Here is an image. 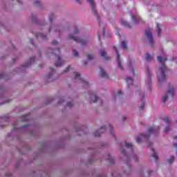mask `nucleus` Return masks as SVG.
<instances>
[{"label":"nucleus","mask_w":177,"mask_h":177,"mask_svg":"<svg viewBox=\"0 0 177 177\" xmlns=\"http://www.w3.org/2000/svg\"><path fill=\"white\" fill-rule=\"evenodd\" d=\"M100 77H102L103 78H109V75L107 74V72L104 71L102 67L100 68Z\"/></svg>","instance_id":"nucleus-13"},{"label":"nucleus","mask_w":177,"mask_h":177,"mask_svg":"<svg viewBox=\"0 0 177 177\" xmlns=\"http://www.w3.org/2000/svg\"><path fill=\"white\" fill-rule=\"evenodd\" d=\"M120 23L123 27H126L127 28H131V25L127 22V21L124 19H121Z\"/></svg>","instance_id":"nucleus-15"},{"label":"nucleus","mask_w":177,"mask_h":177,"mask_svg":"<svg viewBox=\"0 0 177 177\" xmlns=\"http://www.w3.org/2000/svg\"><path fill=\"white\" fill-rule=\"evenodd\" d=\"M58 104H62V102H59Z\"/></svg>","instance_id":"nucleus-57"},{"label":"nucleus","mask_w":177,"mask_h":177,"mask_svg":"<svg viewBox=\"0 0 177 177\" xmlns=\"http://www.w3.org/2000/svg\"><path fill=\"white\" fill-rule=\"evenodd\" d=\"M146 60H147V62H150V61L153 60V57H151V55H150V54L146 55Z\"/></svg>","instance_id":"nucleus-27"},{"label":"nucleus","mask_w":177,"mask_h":177,"mask_svg":"<svg viewBox=\"0 0 177 177\" xmlns=\"http://www.w3.org/2000/svg\"><path fill=\"white\" fill-rule=\"evenodd\" d=\"M151 150L153 153V155H152V157H153V158H154L157 161L158 160V156H157V153L156 152L154 149H152Z\"/></svg>","instance_id":"nucleus-25"},{"label":"nucleus","mask_w":177,"mask_h":177,"mask_svg":"<svg viewBox=\"0 0 177 177\" xmlns=\"http://www.w3.org/2000/svg\"><path fill=\"white\" fill-rule=\"evenodd\" d=\"M169 131H171V127H168L165 128V132H169Z\"/></svg>","instance_id":"nucleus-39"},{"label":"nucleus","mask_w":177,"mask_h":177,"mask_svg":"<svg viewBox=\"0 0 177 177\" xmlns=\"http://www.w3.org/2000/svg\"><path fill=\"white\" fill-rule=\"evenodd\" d=\"M87 2L90 3L91 6V10L93 11L94 16L97 18V21H99V15H97V12H96V6L95 5L93 0H87Z\"/></svg>","instance_id":"nucleus-6"},{"label":"nucleus","mask_w":177,"mask_h":177,"mask_svg":"<svg viewBox=\"0 0 177 177\" xmlns=\"http://www.w3.org/2000/svg\"><path fill=\"white\" fill-rule=\"evenodd\" d=\"M145 35L147 37L149 44L153 46V45H154V41L153 40V34L151 33V30H150V29L145 30Z\"/></svg>","instance_id":"nucleus-8"},{"label":"nucleus","mask_w":177,"mask_h":177,"mask_svg":"<svg viewBox=\"0 0 177 177\" xmlns=\"http://www.w3.org/2000/svg\"><path fill=\"white\" fill-rule=\"evenodd\" d=\"M104 131H106V127L102 126V127H101V128L100 129L97 130L94 133V135L95 137L100 136V135H102V133H103V132H104Z\"/></svg>","instance_id":"nucleus-12"},{"label":"nucleus","mask_w":177,"mask_h":177,"mask_svg":"<svg viewBox=\"0 0 177 177\" xmlns=\"http://www.w3.org/2000/svg\"><path fill=\"white\" fill-rule=\"evenodd\" d=\"M90 95H91V100H93V103H96V102L99 101L100 102V104H102L103 102L100 98H99L93 92H90ZM93 97L95 98V100L93 99Z\"/></svg>","instance_id":"nucleus-11"},{"label":"nucleus","mask_w":177,"mask_h":177,"mask_svg":"<svg viewBox=\"0 0 177 177\" xmlns=\"http://www.w3.org/2000/svg\"><path fill=\"white\" fill-rule=\"evenodd\" d=\"M125 147H127V149H131V151H133V148L132 147V144L125 142Z\"/></svg>","instance_id":"nucleus-24"},{"label":"nucleus","mask_w":177,"mask_h":177,"mask_svg":"<svg viewBox=\"0 0 177 177\" xmlns=\"http://www.w3.org/2000/svg\"><path fill=\"white\" fill-rule=\"evenodd\" d=\"M52 45H57V41L55 40L52 42Z\"/></svg>","instance_id":"nucleus-44"},{"label":"nucleus","mask_w":177,"mask_h":177,"mask_svg":"<svg viewBox=\"0 0 177 177\" xmlns=\"http://www.w3.org/2000/svg\"><path fill=\"white\" fill-rule=\"evenodd\" d=\"M151 172H152L151 171H148V175H150V174H151Z\"/></svg>","instance_id":"nucleus-51"},{"label":"nucleus","mask_w":177,"mask_h":177,"mask_svg":"<svg viewBox=\"0 0 177 177\" xmlns=\"http://www.w3.org/2000/svg\"><path fill=\"white\" fill-rule=\"evenodd\" d=\"M17 2H18V3H21V1H20V0H17Z\"/></svg>","instance_id":"nucleus-50"},{"label":"nucleus","mask_w":177,"mask_h":177,"mask_svg":"<svg viewBox=\"0 0 177 177\" xmlns=\"http://www.w3.org/2000/svg\"><path fill=\"white\" fill-rule=\"evenodd\" d=\"M35 62V57L31 59L28 64H26L25 65H24V67H30V66H31V64L34 63Z\"/></svg>","instance_id":"nucleus-20"},{"label":"nucleus","mask_w":177,"mask_h":177,"mask_svg":"<svg viewBox=\"0 0 177 177\" xmlns=\"http://www.w3.org/2000/svg\"><path fill=\"white\" fill-rule=\"evenodd\" d=\"M140 109H142V110L145 109V102L141 103Z\"/></svg>","instance_id":"nucleus-42"},{"label":"nucleus","mask_w":177,"mask_h":177,"mask_svg":"<svg viewBox=\"0 0 177 177\" xmlns=\"http://www.w3.org/2000/svg\"><path fill=\"white\" fill-rule=\"evenodd\" d=\"M109 130L111 135H112L113 138H115V135H114V133L113 132V126L111 124H109Z\"/></svg>","instance_id":"nucleus-29"},{"label":"nucleus","mask_w":177,"mask_h":177,"mask_svg":"<svg viewBox=\"0 0 177 177\" xmlns=\"http://www.w3.org/2000/svg\"><path fill=\"white\" fill-rule=\"evenodd\" d=\"M84 64H87V62H84Z\"/></svg>","instance_id":"nucleus-55"},{"label":"nucleus","mask_w":177,"mask_h":177,"mask_svg":"<svg viewBox=\"0 0 177 177\" xmlns=\"http://www.w3.org/2000/svg\"><path fill=\"white\" fill-rule=\"evenodd\" d=\"M113 49L115 52H116V59L118 60V66L120 70H124V68L122 67V65L121 64V58L120 56V53L118 52V49H117V47L114 46Z\"/></svg>","instance_id":"nucleus-7"},{"label":"nucleus","mask_w":177,"mask_h":177,"mask_svg":"<svg viewBox=\"0 0 177 177\" xmlns=\"http://www.w3.org/2000/svg\"><path fill=\"white\" fill-rule=\"evenodd\" d=\"M30 42H31L32 44H34V39H30Z\"/></svg>","instance_id":"nucleus-49"},{"label":"nucleus","mask_w":177,"mask_h":177,"mask_svg":"<svg viewBox=\"0 0 177 177\" xmlns=\"http://www.w3.org/2000/svg\"><path fill=\"white\" fill-rule=\"evenodd\" d=\"M80 34V30L77 29L76 27H75L73 34L71 35L68 37L69 39H73L75 41V42H77L79 44H81V45H86L88 41L85 39H81L78 37V35Z\"/></svg>","instance_id":"nucleus-2"},{"label":"nucleus","mask_w":177,"mask_h":177,"mask_svg":"<svg viewBox=\"0 0 177 177\" xmlns=\"http://www.w3.org/2000/svg\"><path fill=\"white\" fill-rule=\"evenodd\" d=\"M160 132V127H152L149 129V133H158Z\"/></svg>","instance_id":"nucleus-10"},{"label":"nucleus","mask_w":177,"mask_h":177,"mask_svg":"<svg viewBox=\"0 0 177 177\" xmlns=\"http://www.w3.org/2000/svg\"><path fill=\"white\" fill-rule=\"evenodd\" d=\"M117 32H118V35H120L121 37L122 32H121V30H120V29L117 30Z\"/></svg>","instance_id":"nucleus-43"},{"label":"nucleus","mask_w":177,"mask_h":177,"mask_svg":"<svg viewBox=\"0 0 177 177\" xmlns=\"http://www.w3.org/2000/svg\"><path fill=\"white\" fill-rule=\"evenodd\" d=\"M175 158H174V156H171L170 158L167 160V162H169V164H172Z\"/></svg>","instance_id":"nucleus-33"},{"label":"nucleus","mask_w":177,"mask_h":177,"mask_svg":"<svg viewBox=\"0 0 177 177\" xmlns=\"http://www.w3.org/2000/svg\"><path fill=\"white\" fill-rule=\"evenodd\" d=\"M34 5H36L37 6H39L41 5V1H39V0H35Z\"/></svg>","instance_id":"nucleus-36"},{"label":"nucleus","mask_w":177,"mask_h":177,"mask_svg":"<svg viewBox=\"0 0 177 177\" xmlns=\"http://www.w3.org/2000/svg\"><path fill=\"white\" fill-rule=\"evenodd\" d=\"M131 19L135 24L140 21V17H136L135 15H131Z\"/></svg>","instance_id":"nucleus-14"},{"label":"nucleus","mask_w":177,"mask_h":177,"mask_svg":"<svg viewBox=\"0 0 177 177\" xmlns=\"http://www.w3.org/2000/svg\"><path fill=\"white\" fill-rule=\"evenodd\" d=\"M121 151L122 154H125V149H122Z\"/></svg>","instance_id":"nucleus-46"},{"label":"nucleus","mask_w":177,"mask_h":177,"mask_svg":"<svg viewBox=\"0 0 177 177\" xmlns=\"http://www.w3.org/2000/svg\"><path fill=\"white\" fill-rule=\"evenodd\" d=\"M67 106L68 107H73V102H68L67 103Z\"/></svg>","instance_id":"nucleus-41"},{"label":"nucleus","mask_w":177,"mask_h":177,"mask_svg":"<svg viewBox=\"0 0 177 177\" xmlns=\"http://www.w3.org/2000/svg\"><path fill=\"white\" fill-rule=\"evenodd\" d=\"M174 95H175V88H174V87H171V84L169 83L167 95L163 96L162 100V102L165 103V102L168 100V97H169V96L171 97H174Z\"/></svg>","instance_id":"nucleus-4"},{"label":"nucleus","mask_w":177,"mask_h":177,"mask_svg":"<svg viewBox=\"0 0 177 177\" xmlns=\"http://www.w3.org/2000/svg\"><path fill=\"white\" fill-rule=\"evenodd\" d=\"M100 56H102V57H104L106 59V60H109V57L106 55V51H104V50H102L100 51Z\"/></svg>","instance_id":"nucleus-19"},{"label":"nucleus","mask_w":177,"mask_h":177,"mask_svg":"<svg viewBox=\"0 0 177 177\" xmlns=\"http://www.w3.org/2000/svg\"><path fill=\"white\" fill-rule=\"evenodd\" d=\"M156 59L158 62L162 65V67L159 68L160 75L158 77V81L159 84H161V82H164V81H165V73L167 71V66H165V62H167V56H158Z\"/></svg>","instance_id":"nucleus-1"},{"label":"nucleus","mask_w":177,"mask_h":177,"mask_svg":"<svg viewBox=\"0 0 177 177\" xmlns=\"http://www.w3.org/2000/svg\"><path fill=\"white\" fill-rule=\"evenodd\" d=\"M102 34H104V28L103 29V32H102Z\"/></svg>","instance_id":"nucleus-53"},{"label":"nucleus","mask_w":177,"mask_h":177,"mask_svg":"<svg viewBox=\"0 0 177 177\" xmlns=\"http://www.w3.org/2000/svg\"><path fill=\"white\" fill-rule=\"evenodd\" d=\"M98 41H100V35H97Z\"/></svg>","instance_id":"nucleus-48"},{"label":"nucleus","mask_w":177,"mask_h":177,"mask_svg":"<svg viewBox=\"0 0 177 177\" xmlns=\"http://www.w3.org/2000/svg\"><path fill=\"white\" fill-rule=\"evenodd\" d=\"M126 82H127L129 85H133V80H132V77H128L126 78Z\"/></svg>","instance_id":"nucleus-21"},{"label":"nucleus","mask_w":177,"mask_h":177,"mask_svg":"<svg viewBox=\"0 0 177 177\" xmlns=\"http://www.w3.org/2000/svg\"><path fill=\"white\" fill-rule=\"evenodd\" d=\"M157 32H158V37H160V35H161V26L158 25H157Z\"/></svg>","instance_id":"nucleus-30"},{"label":"nucleus","mask_w":177,"mask_h":177,"mask_svg":"<svg viewBox=\"0 0 177 177\" xmlns=\"http://www.w3.org/2000/svg\"><path fill=\"white\" fill-rule=\"evenodd\" d=\"M149 138H150V133H144L138 137L136 142H137V143H140L142 142V138L143 139H149Z\"/></svg>","instance_id":"nucleus-9"},{"label":"nucleus","mask_w":177,"mask_h":177,"mask_svg":"<svg viewBox=\"0 0 177 177\" xmlns=\"http://www.w3.org/2000/svg\"><path fill=\"white\" fill-rule=\"evenodd\" d=\"M130 67H131V71H132L133 74L134 75H138V70L133 69V68H132V66H131V65H130Z\"/></svg>","instance_id":"nucleus-34"},{"label":"nucleus","mask_w":177,"mask_h":177,"mask_svg":"<svg viewBox=\"0 0 177 177\" xmlns=\"http://www.w3.org/2000/svg\"><path fill=\"white\" fill-rule=\"evenodd\" d=\"M4 75L3 74H0V78H3Z\"/></svg>","instance_id":"nucleus-47"},{"label":"nucleus","mask_w":177,"mask_h":177,"mask_svg":"<svg viewBox=\"0 0 177 177\" xmlns=\"http://www.w3.org/2000/svg\"><path fill=\"white\" fill-rule=\"evenodd\" d=\"M50 73L45 77V80H49L52 78V75H53V73H55V69H53V68H50Z\"/></svg>","instance_id":"nucleus-16"},{"label":"nucleus","mask_w":177,"mask_h":177,"mask_svg":"<svg viewBox=\"0 0 177 177\" xmlns=\"http://www.w3.org/2000/svg\"><path fill=\"white\" fill-rule=\"evenodd\" d=\"M55 19V15L53 14H50L48 16V19L50 21H52Z\"/></svg>","instance_id":"nucleus-35"},{"label":"nucleus","mask_w":177,"mask_h":177,"mask_svg":"<svg viewBox=\"0 0 177 177\" xmlns=\"http://www.w3.org/2000/svg\"><path fill=\"white\" fill-rule=\"evenodd\" d=\"M121 47L122 49H127L128 47L127 46V41H123L121 42Z\"/></svg>","instance_id":"nucleus-26"},{"label":"nucleus","mask_w":177,"mask_h":177,"mask_svg":"<svg viewBox=\"0 0 177 177\" xmlns=\"http://www.w3.org/2000/svg\"><path fill=\"white\" fill-rule=\"evenodd\" d=\"M21 120L22 121H28V119L30 118V115H23L21 117Z\"/></svg>","instance_id":"nucleus-22"},{"label":"nucleus","mask_w":177,"mask_h":177,"mask_svg":"<svg viewBox=\"0 0 177 177\" xmlns=\"http://www.w3.org/2000/svg\"><path fill=\"white\" fill-rule=\"evenodd\" d=\"M74 56H78V52L75 50H73Z\"/></svg>","instance_id":"nucleus-40"},{"label":"nucleus","mask_w":177,"mask_h":177,"mask_svg":"<svg viewBox=\"0 0 177 177\" xmlns=\"http://www.w3.org/2000/svg\"><path fill=\"white\" fill-rule=\"evenodd\" d=\"M88 60H93L95 59V55L88 54L87 55Z\"/></svg>","instance_id":"nucleus-31"},{"label":"nucleus","mask_w":177,"mask_h":177,"mask_svg":"<svg viewBox=\"0 0 177 177\" xmlns=\"http://www.w3.org/2000/svg\"><path fill=\"white\" fill-rule=\"evenodd\" d=\"M106 160L109 161L110 165H113V164H114V158H113L110 154H108Z\"/></svg>","instance_id":"nucleus-18"},{"label":"nucleus","mask_w":177,"mask_h":177,"mask_svg":"<svg viewBox=\"0 0 177 177\" xmlns=\"http://www.w3.org/2000/svg\"><path fill=\"white\" fill-rule=\"evenodd\" d=\"M146 72H147V75L149 78V82H151V73L150 72V69H149V67L146 68Z\"/></svg>","instance_id":"nucleus-17"},{"label":"nucleus","mask_w":177,"mask_h":177,"mask_svg":"<svg viewBox=\"0 0 177 177\" xmlns=\"http://www.w3.org/2000/svg\"><path fill=\"white\" fill-rule=\"evenodd\" d=\"M174 145L175 147H177V143H174Z\"/></svg>","instance_id":"nucleus-52"},{"label":"nucleus","mask_w":177,"mask_h":177,"mask_svg":"<svg viewBox=\"0 0 177 177\" xmlns=\"http://www.w3.org/2000/svg\"><path fill=\"white\" fill-rule=\"evenodd\" d=\"M123 121H125V118H123Z\"/></svg>","instance_id":"nucleus-58"},{"label":"nucleus","mask_w":177,"mask_h":177,"mask_svg":"<svg viewBox=\"0 0 177 177\" xmlns=\"http://www.w3.org/2000/svg\"><path fill=\"white\" fill-rule=\"evenodd\" d=\"M118 95H122V91L121 90H119L118 91Z\"/></svg>","instance_id":"nucleus-45"},{"label":"nucleus","mask_w":177,"mask_h":177,"mask_svg":"<svg viewBox=\"0 0 177 177\" xmlns=\"http://www.w3.org/2000/svg\"><path fill=\"white\" fill-rule=\"evenodd\" d=\"M138 95H139L140 97H142V100H143V99H145V93L142 92V91H140V90H139V91H138Z\"/></svg>","instance_id":"nucleus-28"},{"label":"nucleus","mask_w":177,"mask_h":177,"mask_svg":"<svg viewBox=\"0 0 177 177\" xmlns=\"http://www.w3.org/2000/svg\"><path fill=\"white\" fill-rule=\"evenodd\" d=\"M49 53L54 55L55 59H57V61L55 63L56 67H60L64 64V62L60 58V48H57L54 50H50Z\"/></svg>","instance_id":"nucleus-3"},{"label":"nucleus","mask_w":177,"mask_h":177,"mask_svg":"<svg viewBox=\"0 0 177 177\" xmlns=\"http://www.w3.org/2000/svg\"><path fill=\"white\" fill-rule=\"evenodd\" d=\"M163 121H165V122H166V124H167L168 125L171 124V120L168 118H163Z\"/></svg>","instance_id":"nucleus-32"},{"label":"nucleus","mask_w":177,"mask_h":177,"mask_svg":"<svg viewBox=\"0 0 177 177\" xmlns=\"http://www.w3.org/2000/svg\"><path fill=\"white\" fill-rule=\"evenodd\" d=\"M75 80H79L80 84H83L84 86H89V83H88V82L84 80L82 78H81V74H80L77 72H75Z\"/></svg>","instance_id":"nucleus-5"},{"label":"nucleus","mask_w":177,"mask_h":177,"mask_svg":"<svg viewBox=\"0 0 177 177\" xmlns=\"http://www.w3.org/2000/svg\"><path fill=\"white\" fill-rule=\"evenodd\" d=\"M36 37H37V38H41L42 39H46V35H44V34H42V33H37V34L36 35Z\"/></svg>","instance_id":"nucleus-23"},{"label":"nucleus","mask_w":177,"mask_h":177,"mask_svg":"<svg viewBox=\"0 0 177 177\" xmlns=\"http://www.w3.org/2000/svg\"><path fill=\"white\" fill-rule=\"evenodd\" d=\"M174 139H177V136L174 137Z\"/></svg>","instance_id":"nucleus-56"},{"label":"nucleus","mask_w":177,"mask_h":177,"mask_svg":"<svg viewBox=\"0 0 177 177\" xmlns=\"http://www.w3.org/2000/svg\"><path fill=\"white\" fill-rule=\"evenodd\" d=\"M76 1V2H80V0H75Z\"/></svg>","instance_id":"nucleus-54"},{"label":"nucleus","mask_w":177,"mask_h":177,"mask_svg":"<svg viewBox=\"0 0 177 177\" xmlns=\"http://www.w3.org/2000/svg\"><path fill=\"white\" fill-rule=\"evenodd\" d=\"M31 21H32V23H35V21H37V17L35 16L31 17Z\"/></svg>","instance_id":"nucleus-37"},{"label":"nucleus","mask_w":177,"mask_h":177,"mask_svg":"<svg viewBox=\"0 0 177 177\" xmlns=\"http://www.w3.org/2000/svg\"><path fill=\"white\" fill-rule=\"evenodd\" d=\"M71 68V66H68L65 71H64V73H68V70Z\"/></svg>","instance_id":"nucleus-38"}]
</instances>
